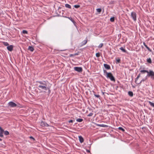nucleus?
Masks as SVG:
<instances>
[{"instance_id":"obj_43","label":"nucleus","mask_w":154,"mask_h":154,"mask_svg":"<svg viewBox=\"0 0 154 154\" xmlns=\"http://www.w3.org/2000/svg\"><path fill=\"white\" fill-rule=\"evenodd\" d=\"M74 56V54H71L69 55V57H73V56Z\"/></svg>"},{"instance_id":"obj_23","label":"nucleus","mask_w":154,"mask_h":154,"mask_svg":"<svg viewBox=\"0 0 154 154\" xmlns=\"http://www.w3.org/2000/svg\"><path fill=\"white\" fill-rule=\"evenodd\" d=\"M116 63H120V62L121 60L119 58H116Z\"/></svg>"},{"instance_id":"obj_30","label":"nucleus","mask_w":154,"mask_h":154,"mask_svg":"<svg viewBox=\"0 0 154 154\" xmlns=\"http://www.w3.org/2000/svg\"><path fill=\"white\" fill-rule=\"evenodd\" d=\"M0 132H2V133L4 132V131L3 129H2L1 127H0Z\"/></svg>"},{"instance_id":"obj_4","label":"nucleus","mask_w":154,"mask_h":154,"mask_svg":"<svg viewBox=\"0 0 154 154\" xmlns=\"http://www.w3.org/2000/svg\"><path fill=\"white\" fill-rule=\"evenodd\" d=\"M131 16L133 20L135 21L137 20V15L136 13L134 12H132Z\"/></svg>"},{"instance_id":"obj_17","label":"nucleus","mask_w":154,"mask_h":154,"mask_svg":"<svg viewBox=\"0 0 154 154\" xmlns=\"http://www.w3.org/2000/svg\"><path fill=\"white\" fill-rule=\"evenodd\" d=\"M146 61L148 63H152L151 59L150 58L147 59L146 60Z\"/></svg>"},{"instance_id":"obj_10","label":"nucleus","mask_w":154,"mask_h":154,"mask_svg":"<svg viewBox=\"0 0 154 154\" xmlns=\"http://www.w3.org/2000/svg\"><path fill=\"white\" fill-rule=\"evenodd\" d=\"M104 67L107 69H110V66L106 64H104Z\"/></svg>"},{"instance_id":"obj_7","label":"nucleus","mask_w":154,"mask_h":154,"mask_svg":"<svg viewBox=\"0 0 154 154\" xmlns=\"http://www.w3.org/2000/svg\"><path fill=\"white\" fill-rule=\"evenodd\" d=\"M13 45H10L7 47V49L9 51H11L13 50Z\"/></svg>"},{"instance_id":"obj_41","label":"nucleus","mask_w":154,"mask_h":154,"mask_svg":"<svg viewBox=\"0 0 154 154\" xmlns=\"http://www.w3.org/2000/svg\"><path fill=\"white\" fill-rule=\"evenodd\" d=\"M29 138L31 139H32L33 140H35V139H34V137H32V136H30L29 137Z\"/></svg>"},{"instance_id":"obj_3","label":"nucleus","mask_w":154,"mask_h":154,"mask_svg":"<svg viewBox=\"0 0 154 154\" xmlns=\"http://www.w3.org/2000/svg\"><path fill=\"white\" fill-rule=\"evenodd\" d=\"M146 76H151V78L154 80V72L152 71L149 70V73L147 74Z\"/></svg>"},{"instance_id":"obj_46","label":"nucleus","mask_w":154,"mask_h":154,"mask_svg":"<svg viewBox=\"0 0 154 154\" xmlns=\"http://www.w3.org/2000/svg\"><path fill=\"white\" fill-rule=\"evenodd\" d=\"M2 139L0 138V141H2Z\"/></svg>"},{"instance_id":"obj_44","label":"nucleus","mask_w":154,"mask_h":154,"mask_svg":"<svg viewBox=\"0 0 154 154\" xmlns=\"http://www.w3.org/2000/svg\"><path fill=\"white\" fill-rule=\"evenodd\" d=\"M143 44L144 45V46H145V45H146V43L145 42H143Z\"/></svg>"},{"instance_id":"obj_33","label":"nucleus","mask_w":154,"mask_h":154,"mask_svg":"<svg viewBox=\"0 0 154 154\" xmlns=\"http://www.w3.org/2000/svg\"><path fill=\"white\" fill-rule=\"evenodd\" d=\"M74 7L75 8H78L80 7V6L79 5H75L74 6Z\"/></svg>"},{"instance_id":"obj_21","label":"nucleus","mask_w":154,"mask_h":154,"mask_svg":"<svg viewBox=\"0 0 154 154\" xmlns=\"http://www.w3.org/2000/svg\"><path fill=\"white\" fill-rule=\"evenodd\" d=\"M76 121L77 122H81L83 121V119H78Z\"/></svg>"},{"instance_id":"obj_37","label":"nucleus","mask_w":154,"mask_h":154,"mask_svg":"<svg viewBox=\"0 0 154 154\" xmlns=\"http://www.w3.org/2000/svg\"><path fill=\"white\" fill-rule=\"evenodd\" d=\"M103 72H104V74H106V75H107V73H108L109 72H108L106 71L105 70H103Z\"/></svg>"},{"instance_id":"obj_47","label":"nucleus","mask_w":154,"mask_h":154,"mask_svg":"<svg viewBox=\"0 0 154 154\" xmlns=\"http://www.w3.org/2000/svg\"><path fill=\"white\" fill-rule=\"evenodd\" d=\"M88 152H89V150H88Z\"/></svg>"},{"instance_id":"obj_48","label":"nucleus","mask_w":154,"mask_h":154,"mask_svg":"<svg viewBox=\"0 0 154 154\" xmlns=\"http://www.w3.org/2000/svg\"><path fill=\"white\" fill-rule=\"evenodd\" d=\"M88 152H89V150H88Z\"/></svg>"},{"instance_id":"obj_12","label":"nucleus","mask_w":154,"mask_h":154,"mask_svg":"<svg viewBox=\"0 0 154 154\" xmlns=\"http://www.w3.org/2000/svg\"><path fill=\"white\" fill-rule=\"evenodd\" d=\"M97 126H99L100 127H108V126L106 125H105L104 124H97Z\"/></svg>"},{"instance_id":"obj_8","label":"nucleus","mask_w":154,"mask_h":154,"mask_svg":"<svg viewBox=\"0 0 154 154\" xmlns=\"http://www.w3.org/2000/svg\"><path fill=\"white\" fill-rule=\"evenodd\" d=\"M40 125L42 127L48 126V125L46 123L43 122H41L40 123Z\"/></svg>"},{"instance_id":"obj_18","label":"nucleus","mask_w":154,"mask_h":154,"mask_svg":"<svg viewBox=\"0 0 154 154\" xmlns=\"http://www.w3.org/2000/svg\"><path fill=\"white\" fill-rule=\"evenodd\" d=\"M140 76V74H139L138 75H137V78L135 79V82L136 83H137V81L138 80V79L139 78V77Z\"/></svg>"},{"instance_id":"obj_36","label":"nucleus","mask_w":154,"mask_h":154,"mask_svg":"<svg viewBox=\"0 0 154 154\" xmlns=\"http://www.w3.org/2000/svg\"><path fill=\"white\" fill-rule=\"evenodd\" d=\"M93 115V113L92 112H91L88 115V116H89V117L91 116H92Z\"/></svg>"},{"instance_id":"obj_22","label":"nucleus","mask_w":154,"mask_h":154,"mask_svg":"<svg viewBox=\"0 0 154 154\" xmlns=\"http://www.w3.org/2000/svg\"><path fill=\"white\" fill-rule=\"evenodd\" d=\"M72 23L74 24L75 23L74 20L71 17H68Z\"/></svg>"},{"instance_id":"obj_28","label":"nucleus","mask_w":154,"mask_h":154,"mask_svg":"<svg viewBox=\"0 0 154 154\" xmlns=\"http://www.w3.org/2000/svg\"><path fill=\"white\" fill-rule=\"evenodd\" d=\"M110 21L112 22H113L114 21V17H112L110 18Z\"/></svg>"},{"instance_id":"obj_40","label":"nucleus","mask_w":154,"mask_h":154,"mask_svg":"<svg viewBox=\"0 0 154 154\" xmlns=\"http://www.w3.org/2000/svg\"><path fill=\"white\" fill-rule=\"evenodd\" d=\"M75 121L74 120H69V121H68V122L70 123H71V122H74Z\"/></svg>"},{"instance_id":"obj_32","label":"nucleus","mask_w":154,"mask_h":154,"mask_svg":"<svg viewBox=\"0 0 154 154\" xmlns=\"http://www.w3.org/2000/svg\"><path fill=\"white\" fill-rule=\"evenodd\" d=\"M118 129L119 130L122 131H125V130L122 127H119L118 128Z\"/></svg>"},{"instance_id":"obj_38","label":"nucleus","mask_w":154,"mask_h":154,"mask_svg":"<svg viewBox=\"0 0 154 154\" xmlns=\"http://www.w3.org/2000/svg\"><path fill=\"white\" fill-rule=\"evenodd\" d=\"M145 79H143L139 83H137V84H140L142 82H144L145 81Z\"/></svg>"},{"instance_id":"obj_45","label":"nucleus","mask_w":154,"mask_h":154,"mask_svg":"<svg viewBox=\"0 0 154 154\" xmlns=\"http://www.w3.org/2000/svg\"><path fill=\"white\" fill-rule=\"evenodd\" d=\"M102 93L103 94V95L104 94V93H105L103 92H102Z\"/></svg>"},{"instance_id":"obj_1","label":"nucleus","mask_w":154,"mask_h":154,"mask_svg":"<svg viewBox=\"0 0 154 154\" xmlns=\"http://www.w3.org/2000/svg\"><path fill=\"white\" fill-rule=\"evenodd\" d=\"M36 85L40 93H45L48 92V94L51 93V86L48 81H37L36 82Z\"/></svg>"},{"instance_id":"obj_27","label":"nucleus","mask_w":154,"mask_h":154,"mask_svg":"<svg viewBox=\"0 0 154 154\" xmlns=\"http://www.w3.org/2000/svg\"><path fill=\"white\" fill-rule=\"evenodd\" d=\"M94 95L95 97L97 98H99L100 97V96L99 94H96L94 92Z\"/></svg>"},{"instance_id":"obj_16","label":"nucleus","mask_w":154,"mask_h":154,"mask_svg":"<svg viewBox=\"0 0 154 154\" xmlns=\"http://www.w3.org/2000/svg\"><path fill=\"white\" fill-rule=\"evenodd\" d=\"M28 49L31 51H33L34 50V49L33 47L30 46L29 47Z\"/></svg>"},{"instance_id":"obj_31","label":"nucleus","mask_w":154,"mask_h":154,"mask_svg":"<svg viewBox=\"0 0 154 154\" xmlns=\"http://www.w3.org/2000/svg\"><path fill=\"white\" fill-rule=\"evenodd\" d=\"M96 56L97 57H98L100 56V53L99 52L97 53L96 54Z\"/></svg>"},{"instance_id":"obj_42","label":"nucleus","mask_w":154,"mask_h":154,"mask_svg":"<svg viewBox=\"0 0 154 154\" xmlns=\"http://www.w3.org/2000/svg\"><path fill=\"white\" fill-rule=\"evenodd\" d=\"M79 54V53H75L74 54V55L75 56H76V55H78Z\"/></svg>"},{"instance_id":"obj_39","label":"nucleus","mask_w":154,"mask_h":154,"mask_svg":"<svg viewBox=\"0 0 154 154\" xmlns=\"http://www.w3.org/2000/svg\"><path fill=\"white\" fill-rule=\"evenodd\" d=\"M3 133L0 132V137H3Z\"/></svg>"},{"instance_id":"obj_29","label":"nucleus","mask_w":154,"mask_h":154,"mask_svg":"<svg viewBox=\"0 0 154 154\" xmlns=\"http://www.w3.org/2000/svg\"><path fill=\"white\" fill-rule=\"evenodd\" d=\"M22 33L24 34H27L28 32L26 30H23L22 31Z\"/></svg>"},{"instance_id":"obj_20","label":"nucleus","mask_w":154,"mask_h":154,"mask_svg":"<svg viewBox=\"0 0 154 154\" xmlns=\"http://www.w3.org/2000/svg\"><path fill=\"white\" fill-rule=\"evenodd\" d=\"M148 103L152 107H154V103L151 102L150 101H148Z\"/></svg>"},{"instance_id":"obj_14","label":"nucleus","mask_w":154,"mask_h":154,"mask_svg":"<svg viewBox=\"0 0 154 154\" xmlns=\"http://www.w3.org/2000/svg\"><path fill=\"white\" fill-rule=\"evenodd\" d=\"M128 95L131 97H132L133 96V93L132 91H129L128 92Z\"/></svg>"},{"instance_id":"obj_35","label":"nucleus","mask_w":154,"mask_h":154,"mask_svg":"<svg viewBox=\"0 0 154 154\" xmlns=\"http://www.w3.org/2000/svg\"><path fill=\"white\" fill-rule=\"evenodd\" d=\"M103 45V44L102 43H101L98 46V47L99 48H101L102 47Z\"/></svg>"},{"instance_id":"obj_24","label":"nucleus","mask_w":154,"mask_h":154,"mask_svg":"<svg viewBox=\"0 0 154 154\" xmlns=\"http://www.w3.org/2000/svg\"><path fill=\"white\" fill-rule=\"evenodd\" d=\"M4 134L5 135H8L9 134V132L7 131H5L4 132Z\"/></svg>"},{"instance_id":"obj_25","label":"nucleus","mask_w":154,"mask_h":154,"mask_svg":"<svg viewBox=\"0 0 154 154\" xmlns=\"http://www.w3.org/2000/svg\"><path fill=\"white\" fill-rule=\"evenodd\" d=\"M145 47L148 49V50L150 52L152 51V50L148 47L147 46L145 45Z\"/></svg>"},{"instance_id":"obj_19","label":"nucleus","mask_w":154,"mask_h":154,"mask_svg":"<svg viewBox=\"0 0 154 154\" xmlns=\"http://www.w3.org/2000/svg\"><path fill=\"white\" fill-rule=\"evenodd\" d=\"M65 7L66 8H68L70 9H71V6L67 4H66L65 5Z\"/></svg>"},{"instance_id":"obj_11","label":"nucleus","mask_w":154,"mask_h":154,"mask_svg":"<svg viewBox=\"0 0 154 154\" xmlns=\"http://www.w3.org/2000/svg\"><path fill=\"white\" fill-rule=\"evenodd\" d=\"M79 140L81 143H82L84 142V139L81 136H79Z\"/></svg>"},{"instance_id":"obj_13","label":"nucleus","mask_w":154,"mask_h":154,"mask_svg":"<svg viewBox=\"0 0 154 154\" xmlns=\"http://www.w3.org/2000/svg\"><path fill=\"white\" fill-rule=\"evenodd\" d=\"M140 72L141 73H144L145 72L147 73V74L149 73V71H148V70H140Z\"/></svg>"},{"instance_id":"obj_6","label":"nucleus","mask_w":154,"mask_h":154,"mask_svg":"<svg viewBox=\"0 0 154 154\" xmlns=\"http://www.w3.org/2000/svg\"><path fill=\"white\" fill-rule=\"evenodd\" d=\"M74 69L78 72H81L82 71V68L81 67H75Z\"/></svg>"},{"instance_id":"obj_5","label":"nucleus","mask_w":154,"mask_h":154,"mask_svg":"<svg viewBox=\"0 0 154 154\" xmlns=\"http://www.w3.org/2000/svg\"><path fill=\"white\" fill-rule=\"evenodd\" d=\"M8 106L10 107H14L17 106V105L11 101L8 103Z\"/></svg>"},{"instance_id":"obj_26","label":"nucleus","mask_w":154,"mask_h":154,"mask_svg":"<svg viewBox=\"0 0 154 154\" xmlns=\"http://www.w3.org/2000/svg\"><path fill=\"white\" fill-rule=\"evenodd\" d=\"M96 11L98 13H100L101 12V9L100 8H97L96 9Z\"/></svg>"},{"instance_id":"obj_34","label":"nucleus","mask_w":154,"mask_h":154,"mask_svg":"<svg viewBox=\"0 0 154 154\" xmlns=\"http://www.w3.org/2000/svg\"><path fill=\"white\" fill-rule=\"evenodd\" d=\"M3 44L4 45H5L6 46H8L9 45V44L7 42H4L3 43Z\"/></svg>"},{"instance_id":"obj_15","label":"nucleus","mask_w":154,"mask_h":154,"mask_svg":"<svg viewBox=\"0 0 154 154\" xmlns=\"http://www.w3.org/2000/svg\"><path fill=\"white\" fill-rule=\"evenodd\" d=\"M119 49L122 51L123 52L126 53L127 52V51L126 50L124 49L123 47H121Z\"/></svg>"},{"instance_id":"obj_9","label":"nucleus","mask_w":154,"mask_h":154,"mask_svg":"<svg viewBox=\"0 0 154 154\" xmlns=\"http://www.w3.org/2000/svg\"><path fill=\"white\" fill-rule=\"evenodd\" d=\"M88 40L87 39H86V40H84L83 41H82L81 43V47L82 46L85 45L87 42Z\"/></svg>"},{"instance_id":"obj_2","label":"nucleus","mask_w":154,"mask_h":154,"mask_svg":"<svg viewBox=\"0 0 154 154\" xmlns=\"http://www.w3.org/2000/svg\"><path fill=\"white\" fill-rule=\"evenodd\" d=\"M106 76V78L109 79L111 81L114 82H115V78L111 72H109Z\"/></svg>"}]
</instances>
